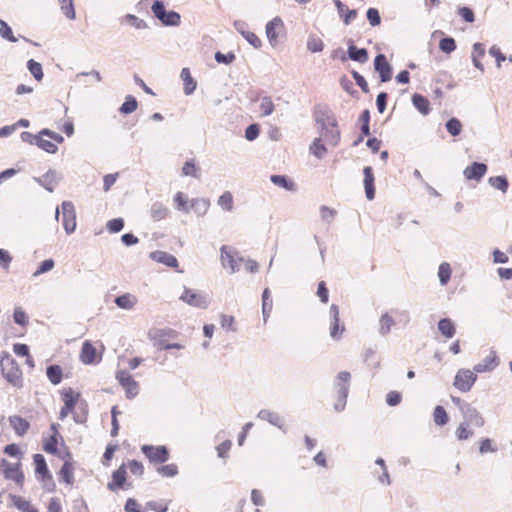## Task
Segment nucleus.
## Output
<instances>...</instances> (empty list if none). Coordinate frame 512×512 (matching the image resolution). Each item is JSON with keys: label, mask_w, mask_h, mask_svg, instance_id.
<instances>
[{"label": "nucleus", "mask_w": 512, "mask_h": 512, "mask_svg": "<svg viewBox=\"0 0 512 512\" xmlns=\"http://www.w3.org/2000/svg\"><path fill=\"white\" fill-rule=\"evenodd\" d=\"M151 10L154 16L165 26H178L181 22V16L175 11H166L165 5L162 1H155Z\"/></svg>", "instance_id": "obj_1"}, {"label": "nucleus", "mask_w": 512, "mask_h": 512, "mask_svg": "<svg viewBox=\"0 0 512 512\" xmlns=\"http://www.w3.org/2000/svg\"><path fill=\"white\" fill-rule=\"evenodd\" d=\"M1 372L10 384L18 386L21 383V371L11 356L5 355L1 358Z\"/></svg>", "instance_id": "obj_2"}, {"label": "nucleus", "mask_w": 512, "mask_h": 512, "mask_svg": "<svg viewBox=\"0 0 512 512\" xmlns=\"http://www.w3.org/2000/svg\"><path fill=\"white\" fill-rule=\"evenodd\" d=\"M477 380V374L473 370L459 369L455 375L453 385L459 391L465 393L471 390Z\"/></svg>", "instance_id": "obj_3"}, {"label": "nucleus", "mask_w": 512, "mask_h": 512, "mask_svg": "<svg viewBox=\"0 0 512 512\" xmlns=\"http://www.w3.org/2000/svg\"><path fill=\"white\" fill-rule=\"evenodd\" d=\"M62 224L65 232L69 235L76 229V211L71 201H63L61 204Z\"/></svg>", "instance_id": "obj_4"}, {"label": "nucleus", "mask_w": 512, "mask_h": 512, "mask_svg": "<svg viewBox=\"0 0 512 512\" xmlns=\"http://www.w3.org/2000/svg\"><path fill=\"white\" fill-rule=\"evenodd\" d=\"M141 451L152 463H164L169 459V451L163 445H143Z\"/></svg>", "instance_id": "obj_5"}, {"label": "nucleus", "mask_w": 512, "mask_h": 512, "mask_svg": "<svg viewBox=\"0 0 512 512\" xmlns=\"http://www.w3.org/2000/svg\"><path fill=\"white\" fill-rule=\"evenodd\" d=\"M116 379L119 381L121 386L124 388L126 397L129 399L134 398L139 393V385L132 378L129 372L120 370L116 373Z\"/></svg>", "instance_id": "obj_6"}, {"label": "nucleus", "mask_w": 512, "mask_h": 512, "mask_svg": "<svg viewBox=\"0 0 512 512\" xmlns=\"http://www.w3.org/2000/svg\"><path fill=\"white\" fill-rule=\"evenodd\" d=\"M314 117H315V122L318 127V130L325 129V128H327V126H331V128L337 127V122H336V119L334 118V115L325 106L318 107L315 110Z\"/></svg>", "instance_id": "obj_7"}, {"label": "nucleus", "mask_w": 512, "mask_h": 512, "mask_svg": "<svg viewBox=\"0 0 512 512\" xmlns=\"http://www.w3.org/2000/svg\"><path fill=\"white\" fill-rule=\"evenodd\" d=\"M180 299L190 306L205 309L209 305L207 297L201 293H197L189 288H184Z\"/></svg>", "instance_id": "obj_8"}, {"label": "nucleus", "mask_w": 512, "mask_h": 512, "mask_svg": "<svg viewBox=\"0 0 512 512\" xmlns=\"http://www.w3.org/2000/svg\"><path fill=\"white\" fill-rule=\"evenodd\" d=\"M79 393H76L72 388H66L62 391V399L64 406L60 410V419H65L69 413L75 408L79 399Z\"/></svg>", "instance_id": "obj_9"}, {"label": "nucleus", "mask_w": 512, "mask_h": 512, "mask_svg": "<svg viewBox=\"0 0 512 512\" xmlns=\"http://www.w3.org/2000/svg\"><path fill=\"white\" fill-rule=\"evenodd\" d=\"M330 323V337L334 340H339L345 330L344 325H340L339 307L332 304L329 309Z\"/></svg>", "instance_id": "obj_10"}, {"label": "nucleus", "mask_w": 512, "mask_h": 512, "mask_svg": "<svg viewBox=\"0 0 512 512\" xmlns=\"http://www.w3.org/2000/svg\"><path fill=\"white\" fill-rule=\"evenodd\" d=\"M61 178V175L56 170L49 169L43 176L33 177V181L52 193Z\"/></svg>", "instance_id": "obj_11"}, {"label": "nucleus", "mask_w": 512, "mask_h": 512, "mask_svg": "<svg viewBox=\"0 0 512 512\" xmlns=\"http://www.w3.org/2000/svg\"><path fill=\"white\" fill-rule=\"evenodd\" d=\"M374 69L379 73L381 82H388L392 77V67L384 54H378L374 59Z\"/></svg>", "instance_id": "obj_12"}, {"label": "nucleus", "mask_w": 512, "mask_h": 512, "mask_svg": "<svg viewBox=\"0 0 512 512\" xmlns=\"http://www.w3.org/2000/svg\"><path fill=\"white\" fill-rule=\"evenodd\" d=\"M500 363L495 350L491 349L489 355L484 357L479 363L474 366L476 373H484L493 371Z\"/></svg>", "instance_id": "obj_13"}, {"label": "nucleus", "mask_w": 512, "mask_h": 512, "mask_svg": "<svg viewBox=\"0 0 512 512\" xmlns=\"http://www.w3.org/2000/svg\"><path fill=\"white\" fill-rule=\"evenodd\" d=\"M350 380L351 374L347 371H341L337 374L334 380V389L337 396L348 397Z\"/></svg>", "instance_id": "obj_14"}, {"label": "nucleus", "mask_w": 512, "mask_h": 512, "mask_svg": "<svg viewBox=\"0 0 512 512\" xmlns=\"http://www.w3.org/2000/svg\"><path fill=\"white\" fill-rule=\"evenodd\" d=\"M463 416L464 423L469 425H473L475 427L481 428L485 425V419L482 414L471 404L465 407L464 411L461 413Z\"/></svg>", "instance_id": "obj_15"}, {"label": "nucleus", "mask_w": 512, "mask_h": 512, "mask_svg": "<svg viewBox=\"0 0 512 512\" xmlns=\"http://www.w3.org/2000/svg\"><path fill=\"white\" fill-rule=\"evenodd\" d=\"M221 252V263L224 268L229 267L231 273H235L240 269V262L242 258H235L228 246L223 245L220 249Z\"/></svg>", "instance_id": "obj_16"}, {"label": "nucleus", "mask_w": 512, "mask_h": 512, "mask_svg": "<svg viewBox=\"0 0 512 512\" xmlns=\"http://www.w3.org/2000/svg\"><path fill=\"white\" fill-rule=\"evenodd\" d=\"M234 28L239 32L245 40L252 45L254 48L261 47V40L258 38L256 34L248 31V24L242 20L234 21Z\"/></svg>", "instance_id": "obj_17"}, {"label": "nucleus", "mask_w": 512, "mask_h": 512, "mask_svg": "<svg viewBox=\"0 0 512 512\" xmlns=\"http://www.w3.org/2000/svg\"><path fill=\"white\" fill-rule=\"evenodd\" d=\"M487 165L480 162H473L470 166H467L464 171V177L467 180L480 181L487 172Z\"/></svg>", "instance_id": "obj_18"}, {"label": "nucleus", "mask_w": 512, "mask_h": 512, "mask_svg": "<svg viewBox=\"0 0 512 512\" xmlns=\"http://www.w3.org/2000/svg\"><path fill=\"white\" fill-rule=\"evenodd\" d=\"M375 464L379 466V469L373 470L372 473L377 478L378 483L382 486L391 485V478L385 460L379 457L375 460Z\"/></svg>", "instance_id": "obj_19"}, {"label": "nucleus", "mask_w": 512, "mask_h": 512, "mask_svg": "<svg viewBox=\"0 0 512 512\" xmlns=\"http://www.w3.org/2000/svg\"><path fill=\"white\" fill-rule=\"evenodd\" d=\"M257 418L262 421H267L271 425H273L285 432V430L283 428L284 427L283 419L277 412L271 411L269 409H261L257 413Z\"/></svg>", "instance_id": "obj_20"}, {"label": "nucleus", "mask_w": 512, "mask_h": 512, "mask_svg": "<svg viewBox=\"0 0 512 512\" xmlns=\"http://www.w3.org/2000/svg\"><path fill=\"white\" fill-rule=\"evenodd\" d=\"M126 466L122 464L112 474V481L108 483L107 488L111 491L122 489L126 481Z\"/></svg>", "instance_id": "obj_21"}, {"label": "nucleus", "mask_w": 512, "mask_h": 512, "mask_svg": "<svg viewBox=\"0 0 512 512\" xmlns=\"http://www.w3.org/2000/svg\"><path fill=\"white\" fill-rule=\"evenodd\" d=\"M150 258L158 263L164 264L167 267L175 268L178 266V260L172 254L164 251H153L150 253Z\"/></svg>", "instance_id": "obj_22"}, {"label": "nucleus", "mask_w": 512, "mask_h": 512, "mask_svg": "<svg viewBox=\"0 0 512 512\" xmlns=\"http://www.w3.org/2000/svg\"><path fill=\"white\" fill-rule=\"evenodd\" d=\"M283 22L279 17H276L266 24V36L272 46L278 43L277 30L282 28Z\"/></svg>", "instance_id": "obj_23"}, {"label": "nucleus", "mask_w": 512, "mask_h": 512, "mask_svg": "<svg viewBox=\"0 0 512 512\" xmlns=\"http://www.w3.org/2000/svg\"><path fill=\"white\" fill-rule=\"evenodd\" d=\"M364 174V188L365 195L368 200H373L375 197V187H374V174L373 170L370 166H366L363 169Z\"/></svg>", "instance_id": "obj_24"}, {"label": "nucleus", "mask_w": 512, "mask_h": 512, "mask_svg": "<svg viewBox=\"0 0 512 512\" xmlns=\"http://www.w3.org/2000/svg\"><path fill=\"white\" fill-rule=\"evenodd\" d=\"M35 472L42 476V481H52V475L50 474L46 460L42 454H35L34 457Z\"/></svg>", "instance_id": "obj_25"}, {"label": "nucleus", "mask_w": 512, "mask_h": 512, "mask_svg": "<svg viewBox=\"0 0 512 512\" xmlns=\"http://www.w3.org/2000/svg\"><path fill=\"white\" fill-rule=\"evenodd\" d=\"M320 138L331 146H336L340 140V131L337 128L327 126L325 129H319Z\"/></svg>", "instance_id": "obj_26"}, {"label": "nucleus", "mask_w": 512, "mask_h": 512, "mask_svg": "<svg viewBox=\"0 0 512 512\" xmlns=\"http://www.w3.org/2000/svg\"><path fill=\"white\" fill-rule=\"evenodd\" d=\"M9 422L18 436H23L30 427V424L26 419L17 415L10 416Z\"/></svg>", "instance_id": "obj_27"}, {"label": "nucleus", "mask_w": 512, "mask_h": 512, "mask_svg": "<svg viewBox=\"0 0 512 512\" xmlns=\"http://www.w3.org/2000/svg\"><path fill=\"white\" fill-rule=\"evenodd\" d=\"M348 57L359 63H366L368 61V51L365 48H358L354 44H350L347 50Z\"/></svg>", "instance_id": "obj_28"}, {"label": "nucleus", "mask_w": 512, "mask_h": 512, "mask_svg": "<svg viewBox=\"0 0 512 512\" xmlns=\"http://www.w3.org/2000/svg\"><path fill=\"white\" fill-rule=\"evenodd\" d=\"M333 1L337 8L339 16L343 18V22L346 25L350 24V22L356 18L357 11L355 9H348L340 0Z\"/></svg>", "instance_id": "obj_29"}, {"label": "nucleus", "mask_w": 512, "mask_h": 512, "mask_svg": "<svg viewBox=\"0 0 512 512\" xmlns=\"http://www.w3.org/2000/svg\"><path fill=\"white\" fill-rule=\"evenodd\" d=\"M80 359L84 364H92L96 361V349L90 342L83 343Z\"/></svg>", "instance_id": "obj_30"}, {"label": "nucleus", "mask_w": 512, "mask_h": 512, "mask_svg": "<svg viewBox=\"0 0 512 512\" xmlns=\"http://www.w3.org/2000/svg\"><path fill=\"white\" fill-rule=\"evenodd\" d=\"M115 304L125 310H131L137 303V297L130 293H125L115 298Z\"/></svg>", "instance_id": "obj_31"}, {"label": "nucleus", "mask_w": 512, "mask_h": 512, "mask_svg": "<svg viewBox=\"0 0 512 512\" xmlns=\"http://www.w3.org/2000/svg\"><path fill=\"white\" fill-rule=\"evenodd\" d=\"M210 207V201L206 198H194L190 200V209H193L198 216H204Z\"/></svg>", "instance_id": "obj_32"}, {"label": "nucleus", "mask_w": 512, "mask_h": 512, "mask_svg": "<svg viewBox=\"0 0 512 512\" xmlns=\"http://www.w3.org/2000/svg\"><path fill=\"white\" fill-rule=\"evenodd\" d=\"M180 77L184 82V93L186 95H191L196 90L197 83L192 78L190 70L188 68H183L181 70Z\"/></svg>", "instance_id": "obj_33"}, {"label": "nucleus", "mask_w": 512, "mask_h": 512, "mask_svg": "<svg viewBox=\"0 0 512 512\" xmlns=\"http://www.w3.org/2000/svg\"><path fill=\"white\" fill-rule=\"evenodd\" d=\"M438 330L443 336L449 339L454 337L456 333V327L450 318L440 319L438 322Z\"/></svg>", "instance_id": "obj_34"}, {"label": "nucleus", "mask_w": 512, "mask_h": 512, "mask_svg": "<svg viewBox=\"0 0 512 512\" xmlns=\"http://www.w3.org/2000/svg\"><path fill=\"white\" fill-rule=\"evenodd\" d=\"M412 103L415 106V108L422 114V115H428L430 112V103L427 98L424 96L415 93L412 96Z\"/></svg>", "instance_id": "obj_35"}, {"label": "nucleus", "mask_w": 512, "mask_h": 512, "mask_svg": "<svg viewBox=\"0 0 512 512\" xmlns=\"http://www.w3.org/2000/svg\"><path fill=\"white\" fill-rule=\"evenodd\" d=\"M169 214V210L160 202L152 204L150 209V215L154 221H161L165 219Z\"/></svg>", "instance_id": "obj_36"}, {"label": "nucleus", "mask_w": 512, "mask_h": 512, "mask_svg": "<svg viewBox=\"0 0 512 512\" xmlns=\"http://www.w3.org/2000/svg\"><path fill=\"white\" fill-rule=\"evenodd\" d=\"M272 300H271V292L269 288H265L262 293V314H263V320L266 323L267 319L270 316V313L272 311Z\"/></svg>", "instance_id": "obj_37"}, {"label": "nucleus", "mask_w": 512, "mask_h": 512, "mask_svg": "<svg viewBox=\"0 0 512 512\" xmlns=\"http://www.w3.org/2000/svg\"><path fill=\"white\" fill-rule=\"evenodd\" d=\"M395 321L392 316L388 313H384L379 320V328L378 332L382 336H386L390 333L392 326H394Z\"/></svg>", "instance_id": "obj_38"}, {"label": "nucleus", "mask_w": 512, "mask_h": 512, "mask_svg": "<svg viewBox=\"0 0 512 512\" xmlns=\"http://www.w3.org/2000/svg\"><path fill=\"white\" fill-rule=\"evenodd\" d=\"M270 180L274 185L287 191L295 190V184L284 175H271Z\"/></svg>", "instance_id": "obj_39"}, {"label": "nucleus", "mask_w": 512, "mask_h": 512, "mask_svg": "<svg viewBox=\"0 0 512 512\" xmlns=\"http://www.w3.org/2000/svg\"><path fill=\"white\" fill-rule=\"evenodd\" d=\"M46 374L49 381L53 385H58L62 380V368L59 365H50L46 369Z\"/></svg>", "instance_id": "obj_40"}, {"label": "nucleus", "mask_w": 512, "mask_h": 512, "mask_svg": "<svg viewBox=\"0 0 512 512\" xmlns=\"http://www.w3.org/2000/svg\"><path fill=\"white\" fill-rule=\"evenodd\" d=\"M217 204L223 211L230 212L234 207L233 195L229 191H225L217 200Z\"/></svg>", "instance_id": "obj_41"}, {"label": "nucleus", "mask_w": 512, "mask_h": 512, "mask_svg": "<svg viewBox=\"0 0 512 512\" xmlns=\"http://www.w3.org/2000/svg\"><path fill=\"white\" fill-rule=\"evenodd\" d=\"M470 425L461 422L455 430V436L459 441H464L474 436V431L469 427Z\"/></svg>", "instance_id": "obj_42"}, {"label": "nucleus", "mask_w": 512, "mask_h": 512, "mask_svg": "<svg viewBox=\"0 0 512 512\" xmlns=\"http://www.w3.org/2000/svg\"><path fill=\"white\" fill-rule=\"evenodd\" d=\"M5 477L13 479L17 484H22L24 481V475L21 472L19 465H8L5 470Z\"/></svg>", "instance_id": "obj_43"}, {"label": "nucleus", "mask_w": 512, "mask_h": 512, "mask_svg": "<svg viewBox=\"0 0 512 512\" xmlns=\"http://www.w3.org/2000/svg\"><path fill=\"white\" fill-rule=\"evenodd\" d=\"M451 274L452 269L450 264L447 262H442L438 268V278L442 286H445L449 282Z\"/></svg>", "instance_id": "obj_44"}, {"label": "nucleus", "mask_w": 512, "mask_h": 512, "mask_svg": "<svg viewBox=\"0 0 512 512\" xmlns=\"http://www.w3.org/2000/svg\"><path fill=\"white\" fill-rule=\"evenodd\" d=\"M174 202L178 211L188 213L190 211V201L183 192H177L174 196Z\"/></svg>", "instance_id": "obj_45"}, {"label": "nucleus", "mask_w": 512, "mask_h": 512, "mask_svg": "<svg viewBox=\"0 0 512 512\" xmlns=\"http://www.w3.org/2000/svg\"><path fill=\"white\" fill-rule=\"evenodd\" d=\"M182 175L199 178L200 168L196 166L195 161L193 159L187 160L184 163V165L182 167Z\"/></svg>", "instance_id": "obj_46"}, {"label": "nucleus", "mask_w": 512, "mask_h": 512, "mask_svg": "<svg viewBox=\"0 0 512 512\" xmlns=\"http://www.w3.org/2000/svg\"><path fill=\"white\" fill-rule=\"evenodd\" d=\"M489 184L495 189L500 190L503 193H506L509 187L508 180L505 176H494L488 179Z\"/></svg>", "instance_id": "obj_47"}, {"label": "nucleus", "mask_w": 512, "mask_h": 512, "mask_svg": "<svg viewBox=\"0 0 512 512\" xmlns=\"http://www.w3.org/2000/svg\"><path fill=\"white\" fill-rule=\"evenodd\" d=\"M60 478L66 484L71 485L74 481L73 466L69 462H65L60 469Z\"/></svg>", "instance_id": "obj_48"}, {"label": "nucleus", "mask_w": 512, "mask_h": 512, "mask_svg": "<svg viewBox=\"0 0 512 512\" xmlns=\"http://www.w3.org/2000/svg\"><path fill=\"white\" fill-rule=\"evenodd\" d=\"M433 418H434L435 424L438 426H444L449 421L447 412L440 405L435 407L434 412H433Z\"/></svg>", "instance_id": "obj_49"}, {"label": "nucleus", "mask_w": 512, "mask_h": 512, "mask_svg": "<svg viewBox=\"0 0 512 512\" xmlns=\"http://www.w3.org/2000/svg\"><path fill=\"white\" fill-rule=\"evenodd\" d=\"M138 107V102L135 97L128 95L125 98L124 103L119 108L120 113L130 114L133 113Z\"/></svg>", "instance_id": "obj_50"}, {"label": "nucleus", "mask_w": 512, "mask_h": 512, "mask_svg": "<svg viewBox=\"0 0 512 512\" xmlns=\"http://www.w3.org/2000/svg\"><path fill=\"white\" fill-rule=\"evenodd\" d=\"M326 151H327V149L324 146V144H322V139L320 137L315 138L314 141L312 142V144L310 145V152L314 156H316L318 159L323 158Z\"/></svg>", "instance_id": "obj_51"}, {"label": "nucleus", "mask_w": 512, "mask_h": 512, "mask_svg": "<svg viewBox=\"0 0 512 512\" xmlns=\"http://www.w3.org/2000/svg\"><path fill=\"white\" fill-rule=\"evenodd\" d=\"M260 110L262 116H269L271 115L275 110V105L269 96H264L260 100Z\"/></svg>", "instance_id": "obj_52"}, {"label": "nucleus", "mask_w": 512, "mask_h": 512, "mask_svg": "<svg viewBox=\"0 0 512 512\" xmlns=\"http://www.w3.org/2000/svg\"><path fill=\"white\" fill-rule=\"evenodd\" d=\"M58 2L62 12L66 15V17L74 20L76 18V13L73 0H58Z\"/></svg>", "instance_id": "obj_53"}, {"label": "nucleus", "mask_w": 512, "mask_h": 512, "mask_svg": "<svg viewBox=\"0 0 512 512\" xmlns=\"http://www.w3.org/2000/svg\"><path fill=\"white\" fill-rule=\"evenodd\" d=\"M27 68L37 81L42 80L44 75H43L42 65L39 62H37L33 59H30L27 62Z\"/></svg>", "instance_id": "obj_54"}, {"label": "nucleus", "mask_w": 512, "mask_h": 512, "mask_svg": "<svg viewBox=\"0 0 512 512\" xmlns=\"http://www.w3.org/2000/svg\"><path fill=\"white\" fill-rule=\"evenodd\" d=\"M445 127L452 136H458L462 131V123L454 117L446 122Z\"/></svg>", "instance_id": "obj_55"}, {"label": "nucleus", "mask_w": 512, "mask_h": 512, "mask_svg": "<svg viewBox=\"0 0 512 512\" xmlns=\"http://www.w3.org/2000/svg\"><path fill=\"white\" fill-rule=\"evenodd\" d=\"M439 48L442 52L450 54L456 49V41L452 37L442 38L439 42Z\"/></svg>", "instance_id": "obj_56"}, {"label": "nucleus", "mask_w": 512, "mask_h": 512, "mask_svg": "<svg viewBox=\"0 0 512 512\" xmlns=\"http://www.w3.org/2000/svg\"><path fill=\"white\" fill-rule=\"evenodd\" d=\"M324 48L323 41L316 36H310L307 41V49L313 53L321 52Z\"/></svg>", "instance_id": "obj_57"}, {"label": "nucleus", "mask_w": 512, "mask_h": 512, "mask_svg": "<svg viewBox=\"0 0 512 512\" xmlns=\"http://www.w3.org/2000/svg\"><path fill=\"white\" fill-rule=\"evenodd\" d=\"M125 21L138 30H143V29L148 28V24L143 19H140L133 14H127L125 16Z\"/></svg>", "instance_id": "obj_58"}, {"label": "nucleus", "mask_w": 512, "mask_h": 512, "mask_svg": "<svg viewBox=\"0 0 512 512\" xmlns=\"http://www.w3.org/2000/svg\"><path fill=\"white\" fill-rule=\"evenodd\" d=\"M37 146L50 154H55L58 151V147L50 140L43 139V136H39Z\"/></svg>", "instance_id": "obj_59"}, {"label": "nucleus", "mask_w": 512, "mask_h": 512, "mask_svg": "<svg viewBox=\"0 0 512 512\" xmlns=\"http://www.w3.org/2000/svg\"><path fill=\"white\" fill-rule=\"evenodd\" d=\"M157 472L164 477H174L178 474V467L171 463L157 468Z\"/></svg>", "instance_id": "obj_60"}, {"label": "nucleus", "mask_w": 512, "mask_h": 512, "mask_svg": "<svg viewBox=\"0 0 512 512\" xmlns=\"http://www.w3.org/2000/svg\"><path fill=\"white\" fill-rule=\"evenodd\" d=\"M0 35L2 38L7 39L10 42L17 41V38L12 33V29L4 20H0Z\"/></svg>", "instance_id": "obj_61"}, {"label": "nucleus", "mask_w": 512, "mask_h": 512, "mask_svg": "<svg viewBox=\"0 0 512 512\" xmlns=\"http://www.w3.org/2000/svg\"><path fill=\"white\" fill-rule=\"evenodd\" d=\"M319 212L321 219L328 224H330L333 221L336 215V210L324 205L319 208Z\"/></svg>", "instance_id": "obj_62"}, {"label": "nucleus", "mask_w": 512, "mask_h": 512, "mask_svg": "<svg viewBox=\"0 0 512 512\" xmlns=\"http://www.w3.org/2000/svg\"><path fill=\"white\" fill-rule=\"evenodd\" d=\"M497 451V447L493 445V441L490 438L482 439L479 443V452L481 454L494 453Z\"/></svg>", "instance_id": "obj_63"}, {"label": "nucleus", "mask_w": 512, "mask_h": 512, "mask_svg": "<svg viewBox=\"0 0 512 512\" xmlns=\"http://www.w3.org/2000/svg\"><path fill=\"white\" fill-rule=\"evenodd\" d=\"M106 227L110 233H118L124 227V220L122 218L109 220L106 224Z\"/></svg>", "instance_id": "obj_64"}]
</instances>
